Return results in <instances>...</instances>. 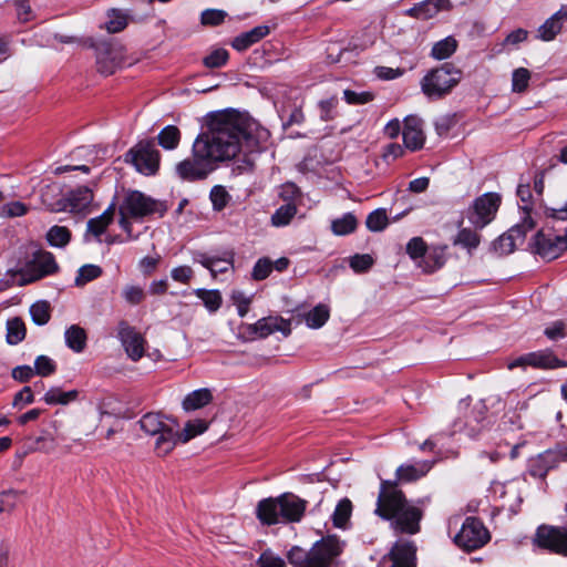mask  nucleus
<instances>
[{"label":"nucleus","instance_id":"8","mask_svg":"<svg viewBox=\"0 0 567 567\" xmlns=\"http://www.w3.org/2000/svg\"><path fill=\"white\" fill-rule=\"evenodd\" d=\"M567 461V444L558 443L533 457L527 462V474L534 478L544 480L548 472L557 468Z\"/></svg>","mask_w":567,"mask_h":567},{"label":"nucleus","instance_id":"55","mask_svg":"<svg viewBox=\"0 0 567 567\" xmlns=\"http://www.w3.org/2000/svg\"><path fill=\"white\" fill-rule=\"evenodd\" d=\"M209 197L214 209L218 212L223 210L227 206L229 199L228 193L220 185H216L212 188Z\"/></svg>","mask_w":567,"mask_h":567},{"label":"nucleus","instance_id":"27","mask_svg":"<svg viewBox=\"0 0 567 567\" xmlns=\"http://www.w3.org/2000/svg\"><path fill=\"white\" fill-rule=\"evenodd\" d=\"M432 462L420 461L414 464H403L396 468V477L400 481L412 482L424 476L432 467Z\"/></svg>","mask_w":567,"mask_h":567},{"label":"nucleus","instance_id":"38","mask_svg":"<svg viewBox=\"0 0 567 567\" xmlns=\"http://www.w3.org/2000/svg\"><path fill=\"white\" fill-rule=\"evenodd\" d=\"M103 274V270L100 266L93 264H86L79 268L76 277L74 279V285L76 287H83L87 282L97 279Z\"/></svg>","mask_w":567,"mask_h":567},{"label":"nucleus","instance_id":"39","mask_svg":"<svg viewBox=\"0 0 567 567\" xmlns=\"http://www.w3.org/2000/svg\"><path fill=\"white\" fill-rule=\"evenodd\" d=\"M194 293L204 302V306L209 312H216L221 306V295L218 290H207L198 288Z\"/></svg>","mask_w":567,"mask_h":567},{"label":"nucleus","instance_id":"24","mask_svg":"<svg viewBox=\"0 0 567 567\" xmlns=\"http://www.w3.org/2000/svg\"><path fill=\"white\" fill-rule=\"evenodd\" d=\"M280 502L282 506V524L301 520L307 508V501L292 493H284L280 495Z\"/></svg>","mask_w":567,"mask_h":567},{"label":"nucleus","instance_id":"4","mask_svg":"<svg viewBox=\"0 0 567 567\" xmlns=\"http://www.w3.org/2000/svg\"><path fill=\"white\" fill-rule=\"evenodd\" d=\"M344 542L328 535L316 542L309 550L292 547L287 555L292 567H333L344 549Z\"/></svg>","mask_w":567,"mask_h":567},{"label":"nucleus","instance_id":"5","mask_svg":"<svg viewBox=\"0 0 567 567\" xmlns=\"http://www.w3.org/2000/svg\"><path fill=\"white\" fill-rule=\"evenodd\" d=\"M138 424L146 435L155 437L154 446L157 455H167L178 443V424L161 413H146Z\"/></svg>","mask_w":567,"mask_h":567},{"label":"nucleus","instance_id":"47","mask_svg":"<svg viewBox=\"0 0 567 567\" xmlns=\"http://www.w3.org/2000/svg\"><path fill=\"white\" fill-rule=\"evenodd\" d=\"M127 25V16L117 9H112L109 12V21L105 28L110 33H117L124 30Z\"/></svg>","mask_w":567,"mask_h":567},{"label":"nucleus","instance_id":"46","mask_svg":"<svg viewBox=\"0 0 567 567\" xmlns=\"http://www.w3.org/2000/svg\"><path fill=\"white\" fill-rule=\"evenodd\" d=\"M228 59L229 53L226 49L216 48L203 59V64L207 69H218L224 66L228 62Z\"/></svg>","mask_w":567,"mask_h":567},{"label":"nucleus","instance_id":"6","mask_svg":"<svg viewBox=\"0 0 567 567\" xmlns=\"http://www.w3.org/2000/svg\"><path fill=\"white\" fill-rule=\"evenodd\" d=\"M462 72L451 63L429 71L421 80L422 92L430 99H441L458 84Z\"/></svg>","mask_w":567,"mask_h":567},{"label":"nucleus","instance_id":"7","mask_svg":"<svg viewBox=\"0 0 567 567\" xmlns=\"http://www.w3.org/2000/svg\"><path fill=\"white\" fill-rule=\"evenodd\" d=\"M161 154L153 141L138 142L125 154V162L132 164L135 169L145 175H155L159 167Z\"/></svg>","mask_w":567,"mask_h":567},{"label":"nucleus","instance_id":"42","mask_svg":"<svg viewBox=\"0 0 567 567\" xmlns=\"http://www.w3.org/2000/svg\"><path fill=\"white\" fill-rule=\"evenodd\" d=\"M352 513V503L348 498H342L337 504L332 514V522L336 527L343 528Z\"/></svg>","mask_w":567,"mask_h":567},{"label":"nucleus","instance_id":"29","mask_svg":"<svg viewBox=\"0 0 567 567\" xmlns=\"http://www.w3.org/2000/svg\"><path fill=\"white\" fill-rule=\"evenodd\" d=\"M64 340L69 349L75 353H81L86 347L87 336L82 327L72 324L65 330Z\"/></svg>","mask_w":567,"mask_h":567},{"label":"nucleus","instance_id":"51","mask_svg":"<svg viewBox=\"0 0 567 567\" xmlns=\"http://www.w3.org/2000/svg\"><path fill=\"white\" fill-rule=\"evenodd\" d=\"M516 193L520 200L519 208L523 212L522 216H526V215L532 216V197H533V195H532L529 184L520 183L517 186Z\"/></svg>","mask_w":567,"mask_h":567},{"label":"nucleus","instance_id":"22","mask_svg":"<svg viewBox=\"0 0 567 567\" xmlns=\"http://www.w3.org/2000/svg\"><path fill=\"white\" fill-rule=\"evenodd\" d=\"M451 8V0H423L406 9L404 16L425 21Z\"/></svg>","mask_w":567,"mask_h":567},{"label":"nucleus","instance_id":"56","mask_svg":"<svg viewBox=\"0 0 567 567\" xmlns=\"http://www.w3.org/2000/svg\"><path fill=\"white\" fill-rule=\"evenodd\" d=\"M231 300L237 308V313L240 318L247 316L251 303V297L246 296L243 291H234Z\"/></svg>","mask_w":567,"mask_h":567},{"label":"nucleus","instance_id":"19","mask_svg":"<svg viewBox=\"0 0 567 567\" xmlns=\"http://www.w3.org/2000/svg\"><path fill=\"white\" fill-rule=\"evenodd\" d=\"M117 337L127 354L133 361H138L144 355L145 339L126 321L118 323Z\"/></svg>","mask_w":567,"mask_h":567},{"label":"nucleus","instance_id":"28","mask_svg":"<svg viewBox=\"0 0 567 567\" xmlns=\"http://www.w3.org/2000/svg\"><path fill=\"white\" fill-rule=\"evenodd\" d=\"M116 205L112 202L109 207L97 217L87 221V233L92 234L100 240V236L105 231L107 226L113 221Z\"/></svg>","mask_w":567,"mask_h":567},{"label":"nucleus","instance_id":"10","mask_svg":"<svg viewBox=\"0 0 567 567\" xmlns=\"http://www.w3.org/2000/svg\"><path fill=\"white\" fill-rule=\"evenodd\" d=\"M502 197L497 193H485L477 197L466 210V217L475 229H483L496 216Z\"/></svg>","mask_w":567,"mask_h":567},{"label":"nucleus","instance_id":"13","mask_svg":"<svg viewBox=\"0 0 567 567\" xmlns=\"http://www.w3.org/2000/svg\"><path fill=\"white\" fill-rule=\"evenodd\" d=\"M533 543L542 549L567 556V527L540 525L536 529Z\"/></svg>","mask_w":567,"mask_h":567},{"label":"nucleus","instance_id":"43","mask_svg":"<svg viewBox=\"0 0 567 567\" xmlns=\"http://www.w3.org/2000/svg\"><path fill=\"white\" fill-rule=\"evenodd\" d=\"M30 316L32 321L37 326H44L49 322L51 315H50V305L45 300H40L34 302L30 307Z\"/></svg>","mask_w":567,"mask_h":567},{"label":"nucleus","instance_id":"36","mask_svg":"<svg viewBox=\"0 0 567 567\" xmlns=\"http://www.w3.org/2000/svg\"><path fill=\"white\" fill-rule=\"evenodd\" d=\"M45 238L50 246L64 248L71 241V231L65 226L54 225L49 228Z\"/></svg>","mask_w":567,"mask_h":567},{"label":"nucleus","instance_id":"20","mask_svg":"<svg viewBox=\"0 0 567 567\" xmlns=\"http://www.w3.org/2000/svg\"><path fill=\"white\" fill-rule=\"evenodd\" d=\"M192 259L194 262L200 264L204 268L208 269L215 278L218 274L227 272L233 268L234 252L224 251L221 255H212L195 250L192 251Z\"/></svg>","mask_w":567,"mask_h":567},{"label":"nucleus","instance_id":"61","mask_svg":"<svg viewBox=\"0 0 567 567\" xmlns=\"http://www.w3.org/2000/svg\"><path fill=\"white\" fill-rule=\"evenodd\" d=\"M338 100L330 97L319 102L318 106L320 110V118L322 121H331L334 117V110L337 107Z\"/></svg>","mask_w":567,"mask_h":567},{"label":"nucleus","instance_id":"9","mask_svg":"<svg viewBox=\"0 0 567 567\" xmlns=\"http://www.w3.org/2000/svg\"><path fill=\"white\" fill-rule=\"evenodd\" d=\"M86 45L95 49L97 70L102 74H113L124 62V50L117 42L89 39Z\"/></svg>","mask_w":567,"mask_h":567},{"label":"nucleus","instance_id":"58","mask_svg":"<svg viewBox=\"0 0 567 567\" xmlns=\"http://www.w3.org/2000/svg\"><path fill=\"white\" fill-rule=\"evenodd\" d=\"M258 567H286V561L271 550H265L257 560Z\"/></svg>","mask_w":567,"mask_h":567},{"label":"nucleus","instance_id":"62","mask_svg":"<svg viewBox=\"0 0 567 567\" xmlns=\"http://www.w3.org/2000/svg\"><path fill=\"white\" fill-rule=\"evenodd\" d=\"M124 299L131 305H138L144 299V290L138 286H126L122 292Z\"/></svg>","mask_w":567,"mask_h":567},{"label":"nucleus","instance_id":"3","mask_svg":"<svg viewBox=\"0 0 567 567\" xmlns=\"http://www.w3.org/2000/svg\"><path fill=\"white\" fill-rule=\"evenodd\" d=\"M165 202L155 199L136 189L126 190L118 203V225L128 239H137L133 235L131 220H144L147 217H163L167 212Z\"/></svg>","mask_w":567,"mask_h":567},{"label":"nucleus","instance_id":"57","mask_svg":"<svg viewBox=\"0 0 567 567\" xmlns=\"http://www.w3.org/2000/svg\"><path fill=\"white\" fill-rule=\"evenodd\" d=\"M226 16L224 10L207 9L202 12L200 21L205 25H218L224 22Z\"/></svg>","mask_w":567,"mask_h":567},{"label":"nucleus","instance_id":"45","mask_svg":"<svg viewBox=\"0 0 567 567\" xmlns=\"http://www.w3.org/2000/svg\"><path fill=\"white\" fill-rule=\"evenodd\" d=\"M296 213H297V207L293 204L288 203V204L281 205L272 214L271 223L274 226H277V227L286 226L290 223V220L293 218Z\"/></svg>","mask_w":567,"mask_h":567},{"label":"nucleus","instance_id":"44","mask_svg":"<svg viewBox=\"0 0 567 567\" xmlns=\"http://www.w3.org/2000/svg\"><path fill=\"white\" fill-rule=\"evenodd\" d=\"M207 427V423L203 420L188 421L183 431H178V442L186 443L196 435L204 433Z\"/></svg>","mask_w":567,"mask_h":567},{"label":"nucleus","instance_id":"54","mask_svg":"<svg viewBox=\"0 0 567 567\" xmlns=\"http://www.w3.org/2000/svg\"><path fill=\"white\" fill-rule=\"evenodd\" d=\"M343 99L348 104L362 105L373 101L374 95L369 91L355 92L352 90H344Z\"/></svg>","mask_w":567,"mask_h":567},{"label":"nucleus","instance_id":"60","mask_svg":"<svg viewBox=\"0 0 567 567\" xmlns=\"http://www.w3.org/2000/svg\"><path fill=\"white\" fill-rule=\"evenodd\" d=\"M19 493L13 489L0 493V513L12 511L18 504Z\"/></svg>","mask_w":567,"mask_h":567},{"label":"nucleus","instance_id":"53","mask_svg":"<svg viewBox=\"0 0 567 567\" xmlns=\"http://www.w3.org/2000/svg\"><path fill=\"white\" fill-rule=\"evenodd\" d=\"M427 250L425 241L421 237H413L406 244V254L413 260H423Z\"/></svg>","mask_w":567,"mask_h":567},{"label":"nucleus","instance_id":"26","mask_svg":"<svg viewBox=\"0 0 567 567\" xmlns=\"http://www.w3.org/2000/svg\"><path fill=\"white\" fill-rule=\"evenodd\" d=\"M270 32L268 25H257L247 32H243L234 38L231 41V47L238 51L243 52L247 50L252 44L259 42L261 39L267 37Z\"/></svg>","mask_w":567,"mask_h":567},{"label":"nucleus","instance_id":"12","mask_svg":"<svg viewBox=\"0 0 567 567\" xmlns=\"http://www.w3.org/2000/svg\"><path fill=\"white\" fill-rule=\"evenodd\" d=\"M489 540V533L476 517H466L454 542L463 549L471 551L481 548Z\"/></svg>","mask_w":567,"mask_h":567},{"label":"nucleus","instance_id":"30","mask_svg":"<svg viewBox=\"0 0 567 567\" xmlns=\"http://www.w3.org/2000/svg\"><path fill=\"white\" fill-rule=\"evenodd\" d=\"M78 396V390H70L65 392L59 386H52L45 392L43 401L48 405H66L75 401Z\"/></svg>","mask_w":567,"mask_h":567},{"label":"nucleus","instance_id":"21","mask_svg":"<svg viewBox=\"0 0 567 567\" xmlns=\"http://www.w3.org/2000/svg\"><path fill=\"white\" fill-rule=\"evenodd\" d=\"M402 136L408 150L412 152L421 150L425 143L422 120L415 115L406 116L403 122Z\"/></svg>","mask_w":567,"mask_h":567},{"label":"nucleus","instance_id":"17","mask_svg":"<svg viewBox=\"0 0 567 567\" xmlns=\"http://www.w3.org/2000/svg\"><path fill=\"white\" fill-rule=\"evenodd\" d=\"M527 365L536 369L553 370L567 367V363L557 358L550 349H545L518 357L508 363V369L513 370L518 367Z\"/></svg>","mask_w":567,"mask_h":567},{"label":"nucleus","instance_id":"48","mask_svg":"<svg viewBox=\"0 0 567 567\" xmlns=\"http://www.w3.org/2000/svg\"><path fill=\"white\" fill-rule=\"evenodd\" d=\"M367 228L371 231H381L388 226L386 212L383 208L371 212L365 220Z\"/></svg>","mask_w":567,"mask_h":567},{"label":"nucleus","instance_id":"59","mask_svg":"<svg viewBox=\"0 0 567 567\" xmlns=\"http://www.w3.org/2000/svg\"><path fill=\"white\" fill-rule=\"evenodd\" d=\"M372 265H373V259L368 254H363V255L357 254L353 257H351V259H350V267L355 272H365L371 268Z\"/></svg>","mask_w":567,"mask_h":567},{"label":"nucleus","instance_id":"1","mask_svg":"<svg viewBox=\"0 0 567 567\" xmlns=\"http://www.w3.org/2000/svg\"><path fill=\"white\" fill-rule=\"evenodd\" d=\"M270 133L247 113L234 109L207 115L206 130L193 142L190 156L175 165V174L186 182L206 179L220 165L244 154L240 173L252 169L249 155L266 150Z\"/></svg>","mask_w":567,"mask_h":567},{"label":"nucleus","instance_id":"23","mask_svg":"<svg viewBox=\"0 0 567 567\" xmlns=\"http://www.w3.org/2000/svg\"><path fill=\"white\" fill-rule=\"evenodd\" d=\"M281 507L280 496L264 498L256 506V517L262 525L282 524Z\"/></svg>","mask_w":567,"mask_h":567},{"label":"nucleus","instance_id":"49","mask_svg":"<svg viewBox=\"0 0 567 567\" xmlns=\"http://www.w3.org/2000/svg\"><path fill=\"white\" fill-rule=\"evenodd\" d=\"M530 80V72L525 68H518L512 74V91L522 93L528 87Z\"/></svg>","mask_w":567,"mask_h":567},{"label":"nucleus","instance_id":"11","mask_svg":"<svg viewBox=\"0 0 567 567\" xmlns=\"http://www.w3.org/2000/svg\"><path fill=\"white\" fill-rule=\"evenodd\" d=\"M51 196H60V189L58 186H47L41 193V202L43 206L50 212H64L66 209H78L81 206L90 203L92 194L90 189L83 188L75 193H72L69 198L59 197L56 199Z\"/></svg>","mask_w":567,"mask_h":567},{"label":"nucleus","instance_id":"52","mask_svg":"<svg viewBox=\"0 0 567 567\" xmlns=\"http://www.w3.org/2000/svg\"><path fill=\"white\" fill-rule=\"evenodd\" d=\"M271 271L272 260L268 257H262L255 262L251 271V278L257 281L265 280Z\"/></svg>","mask_w":567,"mask_h":567},{"label":"nucleus","instance_id":"25","mask_svg":"<svg viewBox=\"0 0 567 567\" xmlns=\"http://www.w3.org/2000/svg\"><path fill=\"white\" fill-rule=\"evenodd\" d=\"M567 20V6H561L551 17H549L537 29V39L548 42L553 41L560 33L565 21Z\"/></svg>","mask_w":567,"mask_h":567},{"label":"nucleus","instance_id":"32","mask_svg":"<svg viewBox=\"0 0 567 567\" xmlns=\"http://www.w3.org/2000/svg\"><path fill=\"white\" fill-rule=\"evenodd\" d=\"M445 261V248L434 247L426 250L423 260L420 261V266H422L426 272H434L435 270L442 268Z\"/></svg>","mask_w":567,"mask_h":567},{"label":"nucleus","instance_id":"50","mask_svg":"<svg viewBox=\"0 0 567 567\" xmlns=\"http://www.w3.org/2000/svg\"><path fill=\"white\" fill-rule=\"evenodd\" d=\"M34 373L40 377H49L56 371V363L48 355H38L34 360Z\"/></svg>","mask_w":567,"mask_h":567},{"label":"nucleus","instance_id":"2","mask_svg":"<svg viewBox=\"0 0 567 567\" xmlns=\"http://www.w3.org/2000/svg\"><path fill=\"white\" fill-rule=\"evenodd\" d=\"M374 513L388 520L395 534L415 535L421 530L423 511L406 499L396 482L381 481Z\"/></svg>","mask_w":567,"mask_h":567},{"label":"nucleus","instance_id":"16","mask_svg":"<svg viewBox=\"0 0 567 567\" xmlns=\"http://www.w3.org/2000/svg\"><path fill=\"white\" fill-rule=\"evenodd\" d=\"M416 546L409 539H398L390 551L383 556L379 567H415Z\"/></svg>","mask_w":567,"mask_h":567},{"label":"nucleus","instance_id":"33","mask_svg":"<svg viewBox=\"0 0 567 567\" xmlns=\"http://www.w3.org/2000/svg\"><path fill=\"white\" fill-rule=\"evenodd\" d=\"M457 41L454 37L449 35L435 42L431 49V56L435 60L449 59L457 49Z\"/></svg>","mask_w":567,"mask_h":567},{"label":"nucleus","instance_id":"35","mask_svg":"<svg viewBox=\"0 0 567 567\" xmlns=\"http://www.w3.org/2000/svg\"><path fill=\"white\" fill-rule=\"evenodd\" d=\"M358 226L357 217L352 213H346L331 223V231L337 236L352 234Z\"/></svg>","mask_w":567,"mask_h":567},{"label":"nucleus","instance_id":"34","mask_svg":"<svg viewBox=\"0 0 567 567\" xmlns=\"http://www.w3.org/2000/svg\"><path fill=\"white\" fill-rule=\"evenodd\" d=\"M157 141L164 150L173 151L179 145L181 131L175 125H167L159 131Z\"/></svg>","mask_w":567,"mask_h":567},{"label":"nucleus","instance_id":"63","mask_svg":"<svg viewBox=\"0 0 567 567\" xmlns=\"http://www.w3.org/2000/svg\"><path fill=\"white\" fill-rule=\"evenodd\" d=\"M19 21L29 22L33 19V12L29 0H13Z\"/></svg>","mask_w":567,"mask_h":567},{"label":"nucleus","instance_id":"40","mask_svg":"<svg viewBox=\"0 0 567 567\" xmlns=\"http://www.w3.org/2000/svg\"><path fill=\"white\" fill-rule=\"evenodd\" d=\"M25 338V326L20 318H13L7 322V342L11 346L20 343Z\"/></svg>","mask_w":567,"mask_h":567},{"label":"nucleus","instance_id":"64","mask_svg":"<svg viewBox=\"0 0 567 567\" xmlns=\"http://www.w3.org/2000/svg\"><path fill=\"white\" fill-rule=\"evenodd\" d=\"M34 402V395L30 386H24L18 393L14 394L12 405L21 409L22 405L31 404Z\"/></svg>","mask_w":567,"mask_h":567},{"label":"nucleus","instance_id":"41","mask_svg":"<svg viewBox=\"0 0 567 567\" xmlns=\"http://www.w3.org/2000/svg\"><path fill=\"white\" fill-rule=\"evenodd\" d=\"M481 243V237L476 230L470 228H461L454 240V245H460L467 249L468 252L476 249Z\"/></svg>","mask_w":567,"mask_h":567},{"label":"nucleus","instance_id":"18","mask_svg":"<svg viewBox=\"0 0 567 567\" xmlns=\"http://www.w3.org/2000/svg\"><path fill=\"white\" fill-rule=\"evenodd\" d=\"M277 331L281 332L285 337H288L291 332L290 321L279 316H269L246 327V332L252 339H264Z\"/></svg>","mask_w":567,"mask_h":567},{"label":"nucleus","instance_id":"37","mask_svg":"<svg viewBox=\"0 0 567 567\" xmlns=\"http://www.w3.org/2000/svg\"><path fill=\"white\" fill-rule=\"evenodd\" d=\"M330 317V309L326 305H318L313 309H311L306 316L305 321L306 324L311 329L321 328Z\"/></svg>","mask_w":567,"mask_h":567},{"label":"nucleus","instance_id":"15","mask_svg":"<svg viewBox=\"0 0 567 567\" xmlns=\"http://www.w3.org/2000/svg\"><path fill=\"white\" fill-rule=\"evenodd\" d=\"M59 266L55 258L50 251H38L33 260L22 270L19 286H24L30 282L42 279L47 276L53 275L58 271Z\"/></svg>","mask_w":567,"mask_h":567},{"label":"nucleus","instance_id":"31","mask_svg":"<svg viewBox=\"0 0 567 567\" xmlns=\"http://www.w3.org/2000/svg\"><path fill=\"white\" fill-rule=\"evenodd\" d=\"M213 400V394L209 389H198L188 393L183 400V409L185 411H195L209 404Z\"/></svg>","mask_w":567,"mask_h":567},{"label":"nucleus","instance_id":"14","mask_svg":"<svg viewBox=\"0 0 567 567\" xmlns=\"http://www.w3.org/2000/svg\"><path fill=\"white\" fill-rule=\"evenodd\" d=\"M536 223L532 216H522L520 221L501 235L494 243L493 248L499 255L512 254L517 243H523L528 231L534 229Z\"/></svg>","mask_w":567,"mask_h":567}]
</instances>
